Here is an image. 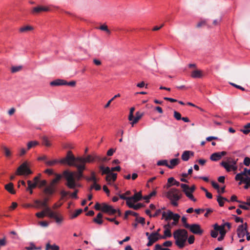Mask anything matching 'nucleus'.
I'll return each mask as SVG.
<instances>
[{"instance_id":"f257e3e1","label":"nucleus","mask_w":250,"mask_h":250,"mask_svg":"<svg viewBox=\"0 0 250 250\" xmlns=\"http://www.w3.org/2000/svg\"><path fill=\"white\" fill-rule=\"evenodd\" d=\"M62 175L66 180L65 185L68 188L75 189L81 187L79 181L83 176V172L78 171L75 172L66 170L63 172Z\"/></svg>"},{"instance_id":"f03ea898","label":"nucleus","mask_w":250,"mask_h":250,"mask_svg":"<svg viewBox=\"0 0 250 250\" xmlns=\"http://www.w3.org/2000/svg\"><path fill=\"white\" fill-rule=\"evenodd\" d=\"M173 235L175 244L181 249L184 248L188 238V231L184 229H178L174 231Z\"/></svg>"},{"instance_id":"7ed1b4c3","label":"nucleus","mask_w":250,"mask_h":250,"mask_svg":"<svg viewBox=\"0 0 250 250\" xmlns=\"http://www.w3.org/2000/svg\"><path fill=\"white\" fill-rule=\"evenodd\" d=\"M166 196L170 200L171 204L177 207L178 205L177 201L181 198L182 194L178 189L171 188L167 192Z\"/></svg>"},{"instance_id":"20e7f679","label":"nucleus","mask_w":250,"mask_h":250,"mask_svg":"<svg viewBox=\"0 0 250 250\" xmlns=\"http://www.w3.org/2000/svg\"><path fill=\"white\" fill-rule=\"evenodd\" d=\"M238 159H234L231 158H228L226 161H222L220 165L222 166L228 172L235 171L237 169V162Z\"/></svg>"},{"instance_id":"39448f33","label":"nucleus","mask_w":250,"mask_h":250,"mask_svg":"<svg viewBox=\"0 0 250 250\" xmlns=\"http://www.w3.org/2000/svg\"><path fill=\"white\" fill-rule=\"evenodd\" d=\"M32 173L28 167L27 162L23 163L17 169L16 174L18 175H28Z\"/></svg>"},{"instance_id":"423d86ee","label":"nucleus","mask_w":250,"mask_h":250,"mask_svg":"<svg viewBox=\"0 0 250 250\" xmlns=\"http://www.w3.org/2000/svg\"><path fill=\"white\" fill-rule=\"evenodd\" d=\"M78 162V161L77 160V158H75L74 156L72 155L71 151H69L67 153L66 157L61 160L60 161V163H67L68 165L70 166H73L75 164V161Z\"/></svg>"},{"instance_id":"0eeeda50","label":"nucleus","mask_w":250,"mask_h":250,"mask_svg":"<svg viewBox=\"0 0 250 250\" xmlns=\"http://www.w3.org/2000/svg\"><path fill=\"white\" fill-rule=\"evenodd\" d=\"M237 236L240 238H243L245 235L249 234L247 230V224L246 223L244 225H239L237 229Z\"/></svg>"},{"instance_id":"6e6552de","label":"nucleus","mask_w":250,"mask_h":250,"mask_svg":"<svg viewBox=\"0 0 250 250\" xmlns=\"http://www.w3.org/2000/svg\"><path fill=\"white\" fill-rule=\"evenodd\" d=\"M226 226H227L229 229L231 227L230 224L227 222L221 226L218 225L217 224H215L213 225V228L214 229L219 232L221 235H225L226 231L225 229V227Z\"/></svg>"},{"instance_id":"1a4fd4ad","label":"nucleus","mask_w":250,"mask_h":250,"mask_svg":"<svg viewBox=\"0 0 250 250\" xmlns=\"http://www.w3.org/2000/svg\"><path fill=\"white\" fill-rule=\"evenodd\" d=\"M101 210L108 213L109 215L114 214L117 212V209L113 208L112 206L103 203L102 205Z\"/></svg>"},{"instance_id":"9d476101","label":"nucleus","mask_w":250,"mask_h":250,"mask_svg":"<svg viewBox=\"0 0 250 250\" xmlns=\"http://www.w3.org/2000/svg\"><path fill=\"white\" fill-rule=\"evenodd\" d=\"M77 160L81 163H92L94 162V154L92 155H88L86 157H78Z\"/></svg>"},{"instance_id":"9b49d317","label":"nucleus","mask_w":250,"mask_h":250,"mask_svg":"<svg viewBox=\"0 0 250 250\" xmlns=\"http://www.w3.org/2000/svg\"><path fill=\"white\" fill-rule=\"evenodd\" d=\"M188 229H189L191 232L196 234H201L203 233V230L198 224H194L190 225Z\"/></svg>"},{"instance_id":"f8f14e48","label":"nucleus","mask_w":250,"mask_h":250,"mask_svg":"<svg viewBox=\"0 0 250 250\" xmlns=\"http://www.w3.org/2000/svg\"><path fill=\"white\" fill-rule=\"evenodd\" d=\"M164 228L165 229L164 232V235L161 236L160 237V239H166L167 237H170L172 235L171 231L169 229V228H170V225H165L164 226Z\"/></svg>"},{"instance_id":"ddd939ff","label":"nucleus","mask_w":250,"mask_h":250,"mask_svg":"<svg viewBox=\"0 0 250 250\" xmlns=\"http://www.w3.org/2000/svg\"><path fill=\"white\" fill-rule=\"evenodd\" d=\"M49 201L48 198H45L44 199L43 201H42L39 200H36L34 201V203L35 204H37V206H39L40 207V208L41 207H43L44 208V209L46 208H49L47 205V202Z\"/></svg>"},{"instance_id":"4468645a","label":"nucleus","mask_w":250,"mask_h":250,"mask_svg":"<svg viewBox=\"0 0 250 250\" xmlns=\"http://www.w3.org/2000/svg\"><path fill=\"white\" fill-rule=\"evenodd\" d=\"M248 169H247V168H245L243 171L241 172L240 173H237L235 177V180L238 181V179H242V177H249L248 176L249 174L248 173Z\"/></svg>"},{"instance_id":"2eb2a0df","label":"nucleus","mask_w":250,"mask_h":250,"mask_svg":"<svg viewBox=\"0 0 250 250\" xmlns=\"http://www.w3.org/2000/svg\"><path fill=\"white\" fill-rule=\"evenodd\" d=\"M116 178H117V174L112 173L111 172L108 175H107L106 176L105 179H106V181L107 182L108 184L111 185L112 184L111 180H112L113 181H114L116 180Z\"/></svg>"},{"instance_id":"dca6fc26","label":"nucleus","mask_w":250,"mask_h":250,"mask_svg":"<svg viewBox=\"0 0 250 250\" xmlns=\"http://www.w3.org/2000/svg\"><path fill=\"white\" fill-rule=\"evenodd\" d=\"M173 213L170 210H167V212L164 211L162 212V219H164L166 221L171 220Z\"/></svg>"},{"instance_id":"f3484780","label":"nucleus","mask_w":250,"mask_h":250,"mask_svg":"<svg viewBox=\"0 0 250 250\" xmlns=\"http://www.w3.org/2000/svg\"><path fill=\"white\" fill-rule=\"evenodd\" d=\"M64 80L62 79H56L50 83V85L53 86L65 85Z\"/></svg>"},{"instance_id":"a211bd4d","label":"nucleus","mask_w":250,"mask_h":250,"mask_svg":"<svg viewBox=\"0 0 250 250\" xmlns=\"http://www.w3.org/2000/svg\"><path fill=\"white\" fill-rule=\"evenodd\" d=\"M190 155L193 156L194 152L188 150L184 151L181 156L182 159L184 161H188L189 159Z\"/></svg>"},{"instance_id":"6ab92c4d","label":"nucleus","mask_w":250,"mask_h":250,"mask_svg":"<svg viewBox=\"0 0 250 250\" xmlns=\"http://www.w3.org/2000/svg\"><path fill=\"white\" fill-rule=\"evenodd\" d=\"M43 191L46 194L52 195L55 191V187L49 184V186L45 188Z\"/></svg>"},{"instance_id":"aec40b11","label":"nucleus","mask_w":250,"mask_h":250,"mask_svg":"<svg viewBox=\"0 0 250 250\" xmlns=\"http://www.w3.org/2000/svg\"><path fill=\"white\" fill-rule=\"evenodd\" d=\"M171 186H176L178 187L180 186V183L175 180L173 177L169 178L167 180V187L169 188Z\"/></svg>"},{"instance_id":"412c9836","label":"nucleus","mask_w":250,"mask_h":250,"mask_svg":"<svg viewBox=\"0 0 250 250\" xmlns=\"http://www.w3.org/2000/svg\"><path fill=\"white\" fill-rule=\"evenodd\" d=\"M129 197L130 198V202L133 201L134 202H136L141 200L142 196L141 192H136L133 196Z\"/></svg>"},{"instance_id":"4be33fe9","label":"nucleus","mask_w":250,"mask_h":250,"mask_svg":"<svg viewBox=\"0 0 250 250\" xmlns=\"http://www.w3.org/2000/svg\"><path fill=\"white\" fill-rule=\"evenodd\" d=\"M49 10V8L45 6H37L33 8L32 13H40L42 11H48Z\"/></svg>"},{"instance_id":"5701e85b","label":"nucleus","mask_w":250,"mask_h":250,"mask_svg":"<svg viewBox=\"0 0 250 250\" xmlns=\"http://www.w3.org/2000/svg\"><path fill=\"white\" fill-rule=\"evenodd\" d=\"M46 215L51 218H53L58 214L56 212L52 211L50 208H45Z\"/></svg>"},{"instance_id":"b1692460","label":"nucleus","mask_w":250,"mask_h":250,"mask_svg":"<svg viewBox=\"0 0 250 250\" xmlns=\"http://www.w3.org/2000/svg\"><path fill=\"white\" fill-rule=\"evenodd\" d=\"M170 165L168 164L167 167H168L170 169H173L175 166L179 164V160L178 158H174L171 159L170 161Z\"/></svg>"},{"instance_id":"393cba45","label":"nucleus","mask_w":250,"mask_h":250,"mask_svg":"<svg viewBox=\"0 0 250 250\" xmlns=\"http://www.w3.org/2000/svg\"><path fill=\"white\" fill-rule=\"evenodd\" d=\"M143 206H144L143 204L142 203H138L136 205H134L132 203V202H127V206L129 208H133L134 209H135V210H137V209L140 208H141L143 207Z\"/></svg>"},{"instance_id":"a878e982","label":"nucleus","mask_w":250,"mask_h":250,"mask_svg":"<svg viewBox=\"0 0 250 250\" xmlns=\"http://www.w3.org/2000/svg\"><path fill=\"white\" fill-rule=\"evenodd\" d=\"M202 72L199 70H195L191 72V76L193 78H200L202 77Z\"/></svg>"},{"instance_id":"bb28decb","label":"nucleus","mask_w":250,"mask_h":250,"mask_svg":"<svg viewBox=\"0 0 250 250\" xmlns=\"http://www.w3.org/2000/svg\"><path fill=\"white\" fill-rule=\"evenodd\" d=\"M5 189L11 194H14L16 192L14 189L13 184L12 183H9L5 185Z\"/></svg>"},{"instance_id":"cd10ccee","label":"nucleus","mask_w":250,"mask_h":250,"mask_svg":"<svg viewBox=\"0 0 250 250\" xmlns=\"http://www.w3.org/2000/svg\"><path fill=\"white\" fill-rule=\"evenodd\" d=\"M54 175L56 176V178L52 180L50 185L55 187V184L58 182L59 180L62 178V175L60 174L55 173Z\"/></svg>"},{"instance_id":"c85d7f7f","label":"nucleus","mask_w":250,"mask_h":250,"mask_svg":"<svg viewBox=\"0 0 250 250\" xmlns=\"http://www.w3.org/2000/svg\"><path fill=\"white\" fill-rule=\"evenodd\" d=\"M143 114L139 112H137L136 113V116L134 118L133 121L131 123L132 124V126H133L134 124H136L138 122V121L143 116Z\"/></svg>"},{"instance_id":"c756f323","label":"nucleus","mask_w":250,"mask_h":250,"mask_svg":"<svg viewBox=\"0 0 250 250\" xmlns=\"http://www.w3.org/2000/svg\"><path fill=\"white\" fill-rule=\"evenodd\" d=\"M100 169L102 170V174H107L108 175L111 172V169L108 167H104L103 166L100 167Z\"/></svg>"},{"instance_id":"7c9ffc66","label":"nucleus","mask_w":250,"mask_h":250,"mask_svg":"<svg viewBox=\"0 0 250 250\" xmlns=\"http://www.w3.org/2000/svg\"><path fill=\"white\" fill-rule=\"evenodd\" d=\"M184 192L186 194V196L190 200L193 202H195L196 201V199L193 196L192 193L188 189L186 190V191H184Z\"/></svg>"},{"instance_id":"2f4dec72","label":"nucleus","mask_w":250,"mask_h":250,"mask_svg":"<svg viewBox=\"0 0 250 250\" xmlns=\"http://www.w3.org/2000/svg\"><path fill=\"white\" fill-rule=\"evenodd\" d=\"M210 159L211 160L213 161H217L221 159V158L218 152H215L211 155Z\"/></svg>"},{"instance_id":"473e14b6","label":"nucleus","mask_w":250,"mask_h":250,"mask_svg":"<svg viewBox=\"0 0 250 250\" xmlns=\"http://www.w3.org/2000/svg\"><path fill=\"white\" fill-rule=\"evenodd\" d=\"M250 123L247 124L244 126V128L241 129L240 131L245 134H247L250 132Z\"/></svg>"},{"instance_id":"72a5a7b5","label":"nucleus","mask_w":250,"mask_h":250,"mask_svg":"<svg viewBox=\"0 0 250 250\" xmlns=\"http://www.w3.org/2000/svg\"><path fill=\"white\" fill-rule=\"evenodd\" d=\"M85 179L88 181H91L93 182H95L97 181V179L95 176V173L94 171L91 172V176L90 177H86Z\"/></svg>"},{"instance_id":"f704fd0d","label":"nucleus","mask_w":250,"mask_h":250,"mask_svg":"<svg viewBox=\"0 0 250 250\" xmlns=\"http://www.w3.org/2000/svg\"><path fill=\"white\" fill-rule=\"evenodd\" d=\"M160 239V237L158 236L155 235L153 232H152L150 236L148 237V240H150L152 241V242L155 243L157 241H158Z\"/></svg>"},{"instance_id":"c9c22d12","label":"nucleus","mask_w":250,"mask_h":250,"mask_svg":"<svg viewBox=\"0 0 250 250\" xmlns=\"http://www.w3.org/2000/svg\"><path fill=\"white\" fill-rule=\"evenodd\" d=\"M60 162V161H58L56 159H54L53 160H46L45 162V164L48 166H52L55 165L58 163Z\"/></svg>"},{"instance_id":"e433bc0d","label":"nucleus","mask_w":250,"mask_h":250,"mask_svg":"<svg viewBox=\"0 0 250 250\" xmlns=\"http://www.w3.org/2000/svg\"><path fill=\"white\" fill-rule=\"evenodd\" d=\"M51 249L52 250H59V247L56 245H50L49 243H47L46 245V250H48Z\"/></svg>"},{"instance_id":"4c0bfd02","label":"nucleus","mask_w":250,"mask_h":250,"mask_svg":"<svg viewBox=\"0 0 250 250\" xmlns=\"http://www.w3.org/2000/svg\"><path fill=\"white\" fill-rule=\"evenodd\" d=\"M42 144L43 145L45 146H51V144L49 142V140L48 139L47 137L44 136L42 137Z\"/></svg>"},{"instance_id":"58836bf2","label":"nucleus","mask_w":250,"mask_h":250,"mask_svg":"<svg viewBox=\"0 0 250 250\" xmlns=\"http://www.w3.org/2000/svg\"><path fill=\"white\" fill-rule=\"evenodd\" d=\"M39 144L37 141H30L27 143V149H30L32 147L35 146Z\"/></svg>"},{"instance_id":"ea45409f","label":"nucleus","mask_w":250,"mask_h":250,"mask_svg":"<svg viewBox=\"0 0 250 250\" xmlns=\"http://www.w3.org/2000/svg\"><path fill=\"white\" fill-rule=\"evenodd\" d=\"M244 184H245L244 186V188L245 189H248L249 187H250V177H245Z\"/></svg>"},{"instance_id":"a19ab883","label":"nucleus","mask_w":250,"mask_h":250,"mask_svg":"<svg viewBox=\"0 0 250 250\" xmlns=\"http://www.w3.org/2000/svg\"><path fill=\"white\" fill-rule=\"evenodd\" d=\"M36 216L38 218H42L44 217L45 216H46V211H45V208L44 210H42L41 212H39L36 213Z\"/></svg>"},{"instance_id":"79ce46f5","label":"nucleus","mask_w":250,"mask_h":250,"mask_svg":"<svg viewBox=\"0 0 250 250\" xmlns=\"http://www.w3.org/2000/svg\"><path fill=\"white\" fill-rule=\"evenodd\" d=\"M33 29V27L31 26H26L24 27H21L20 29V31L21 32H25L27 31L31 30Z\"/></svg>"},{"instance_id":"37998d69","label":"nucleus","mask_w":250,"mask_h":250,"mask_svg":"<svg viewBox=\"0 0 250 250\" xmlns=\"http://www.w3.org/2000/svg\"><path fill=\"white\" fill-rule=\"evenodd\" d=\"M94 188L96 190H99L101 189V186L97 184L96 183V181L95 182H93V184L90 187V189Z\"/></svg>"},{"instance_id":"c03bdc74","label":"nucleus","mask_w":250,"mask_h":250,"mask_svg":"<svg viewBox=\"0 0 250 250\" xmlns=\"http://www.w3.org/2000/svg\"><path fill=\"white\" fill-rule=\"evenodd\" d=\"M28 188H34L37 187V183H33L30 180L27 181Z\"/></svg>"},{"instance_id":"a18cd8bd","label":"nucleus","mask_w":250,"mask_h":250,"mask_svg":"<svg viewBox=\"0 0 250 250\" xmlns=\"http://www.w3.org/2000/svg\"><path fill=\"white\" fill-rule=\"evenodd\" d=\"M158 166H165L167 167L168 163L167 160H162L158 161L157 163Z\"/></svg>"},{"instance_id":"49530a36","label":"nucleus","mask_w":250,"mask_h":250,"mask_svg":"<svg viewBox=\"0 0 250 250\" xmlns=\"http://www.w3.org/2000/svg\"><path fill=\"white\" fill-rule=\"evenodd\" d=\"M21 68L22 66L20 65L12 66L11 68V72L12 73H15L20 71L21 69Z\"/></svg>"},{"instance_id":"de8ad7c7","label":"nucleus","mask_w":250,"mask_h":250,"mask_svg":"<svg viewBox=\"0 0 250 250\" xmlns=\"http://www.w3.org/2000/svg\"><path fill=\"white\" fill-rule=\"evenodd\" d=\"M119 97H120V94H117L115 95L112 99H111L109 101H108V102L107 103V104L104 105V107L105 108L108 107L109 106V105L112 101H113V100L115 98Z\"/></svg>"},{"instance_id":"09e8293b","label":"nucleus","mask_w":250,"mask_h":250,"mask_svg":"<svg viewBox=\"0 0 250 250\" xmlns=\"http://www.w3.org/2000/svg\"><path fill=\"white\" fill-rule=\"evenodd\" d=\"M120 191H119V193H118L117 194L119 195V196L121 199L126 200V205H127V202H130L129 197H126L125 196V194H120Z\"/></svg>"},{"instance_id":"8fccbe9b","label":"nucleus","mask_w":250,"mask_h":250,"mask_svg":"<svg viewBox=\"0 0 250 250\" xmlns=\"http://www.w3.org/2000/svg\"><path fill=\"white\" fill-rule=\"evenodd\" d=\"M182 222L183 224V225H184V227L187 229L189 227H190V225L189 224H188V223H187V218L185 217V216H183L182 217Z\"/></svg>"},{"instance_id":"3c124183","label":"nucleus","mask_w":250,"mask_h":250,"mask_svg":"<svg viewBox=\"0 0 250 250\" xmlns=\"http://www.w3.org/2000/svg\"><path fill=\"white\" fill-rule=\"evenodd\" d=\"M83 211L82 209H77L74 213H73L71 216V218L72 219L75 218L77 217L79 214H80Z\"/></svg>"},{"instance_id":"603ef678","label":"nucleus","mask_w":250,"mask_h":250,"mask_svg":"<svg viewBox=\"0 0 250 250\" xmlns=\"http://www.w3.org/2000/svg\"><path fill=\"white\" fill-rule=\"evenodd\" d=\"M82 164H83L80 165H76L75 164L74 166H76L77 167L79 171L83 172V170L85 169V166L83 164V163Z\"/></svg>"},{"instance_id":"864d4df0","label":"nucleus","mask_w":250,"mask_h":250,"mask_svg":"<svg viewBox=\"0 0 250 250\" xmlns=\"http://www.w3.org/2000/svg\"><path fill=\"white\" fill-rule=\"evenodd\" d=\"M2 148L4 151L5 155L6 157H10L11 156V153L9 149L6 147L5 146H3Z\"/></svg>"},{"instance_id":"5fc2aeb1","label":"nucleus","mask_w":250,"mask_h":250,"mask_svg":"<svg viewBox=\"0 0 250 250\" xmlns=\"http://www.w3.org/2000/svg\"><path fill=\"white\" fill-rule=\"evenodd\" d=\"M25 249L26 250H36V247L33 242H30V246L26 247Z\"/></svg>"},{"instance_id":"6e6d98bb","label":"nucleus","mask_w":250,"mask_h":250,"mask_svg":"<svg viewBox=\"0 0 250 250\" xmlns=\"http://www.w3.org/2000/svg\"><path fill=\"white\" fill-rule=\"evenodd\" d=\"M76 188H75V189H73L74 190V191L70 194L71 197L72 198H74V199H77L78 198V197L77 196V193H78L79 190H78V189H77Z\"/></svg>"},{"instance_id":"4d7b16f0","label":"nucleus","mask_w":250,"mask_h":250,"mask_svg":"<svg viewBox=\"0 0 250 250\" xmlns=\"http://www.w3.org/2000/svg\"><path fill=\"white\" fill-rule=\"evenodd\" d=\"M154 250H170L168 248H164L159 244H156L155 246V249Z\"/></svg>"},{"instance_id":"13d9d810","label":"nucleus","mask_w":250,"mask_h":250,"mask_svg":"<svg viewBox=\"0 0 250 250\" xmlns=\"http://www.w3.org/2000/svg\"><path fill=\"white\" fill-rule=\"evenodd\" d=\"M180 218V216L179 214L177 213H173V215H172L171 219L176 222H178Z\"/></svg>"},{"instance_id":"bf43d9fd","label":"nucleus","mask_w":250,"mask_h":250,"mask_svg":"<svg viewBox=\"0 0 250 250\" xmlns=\"http://www.w3.org/2000/svg\"><path fill=\"white\" fill-rule=\"evenodd\" d=\"M54 219L55 220L56 223H61L63 220V218L62 216H59V215L57 214L54 218Z\"/></svg>"},{"instance_id":"052dcab7","label":"nucleus","mask_w":250,"mask_h":250,"mask_svg":"<svg viewBox=\"0 0 250 250\" xmlns=\"http://www.w3.org/2000/svg\"><path fill=\"white\" fill-rule=\"evenodd\" d=\"M174 117L177 120H180L182 118L181 114L176 111L174 112Z\"/></svg>"},{"instance_id":"680f3d73","label":"nucleus","mask_w":250,"mask_h":250,"mask_svg":"<svg viewBox=\"0 0 250 250\" xmlns=\"http://www.w3.org/2000/svg\"><path fill=\"white\" fill-rule=\"evenodd\" d=\"M217 201L220 207H223L224 206V202L223 200L222 199V196L220 195H218L217 196Z\"/></svg>"},{"instance_id":"e2e57ef3","label":"nucleus","mask_w":250,"mask_h":250,"mask_svg":"<svg viewBox=\"0 0 250 250\" xmlns=\"http://www.w3.org/2000/svg\"><path fill=\"white\" fill-rule=\"evenodd\" d=\"M60 194L61 195V198L63 199L64 197H65L68 194H69V192L68 191H66L64 190H62L60 192Z\"/></svg>"},{"instance_id":"0e129e2a","label":"nucleus","mask_w":250,"mask_h":250,"mask_svg":"<svg viewBox=\"0 0 250 250\" xmlns=\"http://www.w3.org/2000/svg\"><path fill=\"white\" fill-rule=\"evenodd\" d=\"M99 29L101 30L106 31L108 34L110 33V31L108 30L107 26L106 25H102L99 27Z\"/></svg>"},{"instance_id":"69168bd1","label":"nucleus","mask_w":250,"mask_h":250,"mask_svg":"<svg viewBox=\"0 0 250 250\" xmlns=\"http://www.w3.org/2000/svg\"><path fill=\"white\" fill-rule=\"evenodd\" d=\"M218 231L214 230H212L210 232V235L213 238H216L218 236Z\"/></svg>"},{"instance_id":"338daca9","label":"nucleus","mask_w":250,"mask_h":250,"mask_svg":"<svg viewBox=\"0 0 250 250\" xmlns=\"http://www.w3.org/2000/svg\"><path fill=\"white\" fill-rule=\"evenodd\" d=\"M180 186L183 189V192L186 191V190H188L189 188V186L188 185L185 184H180Z\"/></svg>"},{"instance_id":"774afa93","label":"nucleus","mask_w":250,"mask_h":250,"mask_svg":"<svg viewBox=\"0 0 250 250\" xmlns=\"http://www.w3.org/2000/svg\"><path fill=\"white\" fill-rule=\"evenodd\" d=\"M243 163L245 166H249L250 165V158L247 157H245Z\"/></svg>"}]
</instances>
